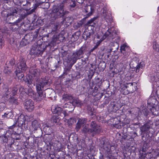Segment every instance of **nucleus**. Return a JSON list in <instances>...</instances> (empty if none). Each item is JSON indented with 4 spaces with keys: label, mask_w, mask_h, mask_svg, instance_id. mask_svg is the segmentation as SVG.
<instances>
[{
    "label": "nucleus",
    "mask_w": 159,
    "mask_h": 159,
    "mask_svg": "<svg viewBox=\"0 0 159 159\" xmlns=\"http://www.w3.org/2000/svg\"><path fill=\"white\" fill-rule=\"evenodd\" d=\"M113 49V48H111V49H108L107 50V53H110L112 51V50Z\"/></svg>",
    "instance_id": "nucleus-56"
},
{
    "label": "nucleus",
    "mask_w": 159,
    "mask_h": 159,
    "mask_svg": "<svg viewBox=\"0 0 159 159\" xmlns=\"http://www.w3.org/2000/svg\"><path fill=\"white\" fill-rule=\"evenodd\" d=\"M141 113L145 116H147L148 114V111L147 109L145 108L142 110Z\"/></svg>",
    "instance_id": "nucleus-40"
},
{
    "label": "nucleus",
    "mask_w": 159,
    "mask_h": 159,
    "mask_svg": "<svg viewBox=\"0 0 159 159\" xmlns=\"http://www.w3.org/2000/svg\"><path fill=\"white\" fill-rule=\"evenodd\" d=\"M77 2L79 3H83L84 0H76Z\"/></svg>",
    "instance_id": "nucleus-54"
},
{
    "label": "nucleus",
    "mask_w": 159,
    "mask_h": 159,
    "mask_svg": "<svg viewBox=\"0 0 159 159\" xmlns=\"http://www.w3.org/2000/svg\"><path fill=\"white\" fill-rule=\"evenodd\" d=\"M150 126L149 124L146 123L140 128V129L142 132L146 134H148L150 133L149 129Z\"/></svg>",
    "instance_id": "nucleus-13"
},
{
    "label": "nucleus",
    "mask_w": 159,
    "mask_h": 159,
    "mask_svg": "<svg viewBox=\"0 0 159 159\" xmlns=\"http://www.w3.org/2000/svg\"><path fill=\"white\" fill-rule=\"evenodd\" d=\"M12 114L11 112H5L4 113L3 115H2V117L5 118H11L12 117Z\"/></svg>",
    "instance_id": "nucleus-35"
},
{
    "label": "nucleus",
    "mask_w": 159,
    "mask_h": 159,
    "mask_svg": "<svg viewBox=\"0 0 159 159\" xmlns=\"http://www.w3.org/2000/svg\"><path fill=\"white\" fill-rule=\"evenodd\" d=\"M106 10H103V13H105L104 14V18H105L106 17V16H107V14L106 13Z\"/></svg>",
    "instance_id": "nucleus-58"
},
{
    "label": "nucleus",
    "mask_w": 159,
    "mask_h": 159,
    "mask_svg": "<svg viewBox=\"0 0 159 159\" xmlns=\"http://www.w3.org/2000/svg\"><path fill=\"white\" fill-rule=\"evenodd\" d=\"M25 116L22 114L19 116L16 121L18 126L21 127V129H26L28 128V125L25 123Z\"/></svg>",
    "instance_id": "nucleus-3"
},
{
    "label": "nucleus",
    "mask_w": 159,
    "mask_h": 159,
    "mask_svg": "<svg viewBox=\"0 0 159 159\" xmlns=\"http://www.w3.org/2000/svg\"><path fill=\"white\" fill-rule=\"evenodd\" d=\"M4 72L6 74L9 75L11 73V71L10 69L7 70L5 69L4 71Z\"/></svg>",
    "instance_id": "nucleus-50"
},
{
    "label": "nucleus",
    "mask_w": 159,
    "mask_h": 159,
    "mask_svg": "<svg viewBox=\"0 0 159 159\" xmlns=\"http://www.w3.org/2000/svg\"><path fill=\"white\" fill-rule=\"evenodd\" d=\"M70 103L74 106H81L83 105V103L81 101L78 99H74L73 97L70 96Z\"/></svg>",
    "instance_id": "nucleus-12"
},
{
    "label": "nucleus",
    "mask_w": 159,
    "mask_h": 159,
    "mask_svg": "<svg viewBox=\"0 0 159 159\" xmlns=\"http://www.w3.org/2000/svg\"><path fill=\"white\" fill-rule=\"evenodd\" d=\"M11 89H7L6 91V92L5 93L4 95L7 98H9L11 96H12L11 93Z\"/></svg>",
    "instance_id": "nucleus-34"
},
{
    "label": "nucleus",
    "mask_w": 159,
    "mask_h": 159,
    "mask_svg": "<svg viewBox=\"0 0 159 159\" xmlns=\"http://www.w3.org/2000/svg\"><path fill=\"white\" fill-rule=\"evenodd\" d=\"M69 66L67 67H66L64 68L65 71L63 72V75H67V73H69Z\"/></svg>",
    "instance_id": "nucleus-44"
},
{
    "label": "nucleus",
    "mask_w": 159,
    "mask_h": 159,
    "mask_svg": "<svg viewBox=\"0 0 159 159\" xmlns=\"http://www.w3.org/2000/svg\"><path fill=\"white\" fill-rule=\"evenodd\" d=\"M38 6L37 4H35L34 8L30 10L28 9H26L25 10L23 9V12H22L23 14L25 15L26 17L28 15L31 14L34 12Z\"/></svg>",
    "instance_id": "nucleus-17"
},
{
    "label": "nucleus",
    "mask_w": 159,
    "mask_h": 159,
    "mask_svg": "<svg viewBox=\"0 0 159 159\" xmlns=\"http://www.w3.org/2000/svg\"><path fill=\"white\" fill-rule=\"evenodd\" d=\"M112 35L111 30L110 29H108L107 32L105 33L104 36L106 37L109 36L111 37Z\"/></svg>",
    "instance_id": "nucleus-39"
},
{
    "label": "nucleus",
    "mask_w": 159,
    "mask_h": 159,
    "mask_svg": "<svg viewBox=\"0 0 159 159\" xmlns=\"http://www.w3.org/2000/svg\"><path fill=\"white\" fill-rule=\"evenodd\" d=\"M37 94L36 96L37 101H40L46 96V93L44 90H37Z\"/></svg>",
    "instance_id": "nucleus-11"
},
{
    "label": "nucleus",
    "mask_w": 159,
    "mask_h": 159,
    "mask_svg": "<svg viewBox=\"0 0 159 159\" xmlns=\"http://www.w3.org/2000/svg\"><path fill=\"white\" fill-rule=\"evenodd\" d=\"M24 107L28 111H31L34 108V103L31 99H26L24 103Z\"/></svg>",
    "instance_id": "nucleus-8"
},
{
    "label": "nucleus",
    "mask_w": 159,
    "mask_h": 159,
    "mask_svg": "<svg viewBox=\"0 0 159 159\" xmlns=\"http://www.w3.org/2000/svg\"><path fill=\"white\" fill-rule=\"evenodd\" d=\"M63 98L66 101H68L70 99V96L69 95H66L63 97Z\"/></svg>",
    "instance_id": "nucleus-48"
},
{
    "label": "nucleus",
    "mask_w": 159,
    "mask_h": 159,
    "mask_svg": "<svg viewBox=\"0 0 159 159\" xmlns=\"http://www.w3.org/2000/svg\"><path fill=\"white\" fill-rule=\"evenodd\" d=\"M61 145L60 144H58L57 145V148H55V150H56V151H59L61 150V148H60V147H61Z\"/></svg>",
    "instance_id": "nucleus-47"
},
{
    "label": "nucleus",
    "mask_w": 159,
    "mask_h": 159,
    "mask_svg": "<svg viewBox=\"0 0 159 159\" xmlns=\"http://www.w3.org/2000/svg\"><path fill=\"white\" fill-rule=\"evenodd\" d=\"M52 111L54 114H57L58 115H61L62 116L64 115L65 116H66V114L65 113H62V109L58 106H52Z\"/></svg>",
    "instance_id": "nucleus-10"
},
{
    "label": "nucleus",
    "mask_w": 159,
    "mask_h": 159,
    "mask_svg": "<svg viewBox=\"0 0 159 159\" xmlns=\"http://www.w3.org/2000/svg\"><path fill=\"white\" fill-rule=\"evenodd\" d=\"M83 132L84 133H90V129L88 128V125L85 124V125H83Z\"/></svg>",
    "instance_id": "nucleus-33"
},
{
    "label": "nucleus",
    "mask_w": 159,
    "mask_h": 159,
    "mask_svg": "<svg viewBox=\"0 0 159 159\" xmlns=\"http://www.w3.org/2000/svg\"><path fill=\"white\" fill-rule=\"evenodd\" d=\"M80 57L78 56H77V54L76 52L74 53L70 59V62L72 61L73 62L72 65L75 63L77 59H79Z\"/></svg>",
    "instance_id": "nucleus-25"
},
{
    "label": "nucleus",
    "mask_w": 159,
    "mask_h": 159,
    "mask_svg": "<svg viewBox=\"0 0 159 159\" xmlns=\"http://www.w3.org/2000/svg\"><path fill=\"white\" fill-rule=\"evenodd\" d=\"M126 47V46L125 45H123L121 46L120 47V50L121 51V52L124 53V52L125 50V48Z\"/></svg>",
    "instance_id": "nucleus-45"
},
{
    "label": "nucleus",
    "mask_w": 159,
    "mask_h": 159,
    "mask_svg": "<svg viewBox=\"0 0 159 159\" xmlns=\"http://www.w3.org/2000/svg\"><path fill=\"white\" fill-rule=\"evenodd\" d=\"M19 87L17 85L11 89V91L12 96H15L17 95Z\"/></svg>",
    "instance_id": "nucleus-24"
},
{
    "label": "nucleus",
    "mask_w": 159,
    "mask_h": 159,
    "mask_svg": "<svg viewBox=\"0 0 159 159\" xmlns=\"http://www.w3.org/2000/svg\"><path fill=\"white\" fill-rule=\"evenodd\" d=\"M112 146L110 144H108L107 146L105 145H104V149L108 155H109L110 154H111V147Z\"/></svg>",
    "instance_id": "nucleus-29"
},
{
    "label": "nucleus",
    "mask_w": 159,
    "mask_h": 159,
    "mask_svg": "<svg viewBox=\"0 0 159 159\" xmlns=\"http://www.w3.org/2000/svg\"><path fill=\"white\" fill-rule=\"evenodd\" d=\"M25 93L29 96L31 97L34 96L35 94V92L30 88L27 91L26 90Z\"/></svg>",
    "instance_id": "nucleus-31"
},
{
    "label": "nucleus",
    "mask_w": 159,
    "mask_h": 159,
    "mask_svg": "<svg viewBox=\"0 0 159 159\" xmlns=\"http://www.w3.org/2000/svg\"><path fill=\"white\" fill-rule=\"evenodd\" d=\"M96 19L94 18H93L89 20L87 23L86 25L89 26H93V24H94L93 21Z\"/></svg>",
    "instance_id": "nucleus-37"
},
{
    "label": "nucleus",
    "mask_w": 159,
    "mask_h": 159,
    "mask_svg": "<svg viewBox=\"0 0 159 159\" xmlns=\"http://www.w3.org/2000/svg\"><path fill=\"white\" fill-rule=\"evenodd\" d=\"M87 109L88 110H89V111H92V110H92V109H90V107H89V106H87Z\"/></svg>",
    "instance_id": "nucleus-60"
},
{
    "label": "nucleus",
    "mask_w": 159,
    "mask_h": 159,
    "mask_svg": "<svg viewBox=\"0 0 159 159\" xmlns=\"http://www.w3.org/2000/svg\"><path fill=\"white\" fill-rule=\"evenodd\" d=\"M22 133V131H21L20 133L15 132L14 133H13V135L15 136V138H14L16 140L20 139V134H21Z\"/></svg>",
    "instance_id": "nucleus-36"
},
{
    "label": "nucleus",
    "mask_w": 159,
    "mask_h": 159,
    "mask_svg": "<svg viewBox=\"0 0 159 159\" xmlns=\"http://www.w3.org/2000/svg\"><path fill=\"white\" fill-rule=\"evenodd\" d=\"M73 120H74V122H74H74H76V120H74V119H73Z\"/></svg>",
    "instance_id": "nucleus-64"
},
{
    "label": "nucleus",
    "mask_w": 159,
    "mask_h": 159,
    "mask_svg": "<svg viewBox=\"0 0 159 159\" xmlns=\"http://www.w3.org/2000/svg\"><path fill=\"white\" fill-rule=\"evenodd\" d=\"M79 38V37L76 35L75 34H74L72 36L71 39L73 41H76Z\"/></svg>",
    "instance_id": "nucleus-42"
},
{
    "label": "nucleus",
    "mask_w": 159,
    "mask_h": 159,
    "mask_svg": "<svg viewBox=\"0 0 159 159\" xmlns=\"http://www.w3.org/2000/svg\"><path fill=\"white\" fill-rule=\"evenodd\" d=\"M54 25L55 26V30H57V25Z\"/></svg>",
    "instance_id": "nucleus-61"
},
{
    "label": "nucleus",
    "mask_w": 159,
    "mask_h": 159,
    "mask_svg": "<svg viewBox=\"0 0 159 159\" xmlns=\"http://www.w3.org/2000/svg\"><path fill=\"white\" fill-rule=\"evenodd\" d=\"M23 9H20L19 12V14L20 15V17L18 20H16V21L14 22L13 25L17 24L18 23H20L23 20H24L25 18V16L22 14Z\"/></svg>",
    "instance_id": "nucleus-15"
},
{
    "label": "nucleus",
    "mask_w": 159,
    "mask_h": 159,
    "mask_svg": "<svg viewBox=\"0 0 159 159\" xmlns=\"http://www.w3.org/2000/svg\"><path fill=\"white\" fill-rule=\"evenodd\" d=\"M72 3V4L70 5V7H74L75 6V2L73 1H71L70 2V4Z\"/></svg>",
    "instance_id": "nucleus-49"
},
{
    "label": "nucleus",
    "mask_w": 159,
    "mask_h": 159,
    "mask_svg": "<svg viewBox=\"0 0 159 159\" xmlns=\"http://www.w3.org/2000/svg\"><path fill=\"white\" fill-rule=\"evenodd\" d=\"M157 101L155 97H152L150 98L148 100V108H149L150 107H152V110H155L154 105L157 104Z\"/></svg>",
    "instance_id": "nucleus-9"
},
{
    "label": "nucleus",
    "mask_w": 159,
    "mask_h": 159,
    "mask_svg": "<svg viewBox=\"0 0 159 159\" xmlns=\"http://www.w3.org/2000/svg\"><path fill=\"white\" fill-rule=\"evenodd\" d=\"M4 132V134H0V135H1V137L3 140V141L4 142H7L8 141V139L5 135L6 134L5 133V130L4 129H0V132Z\"/></svg>",
    "instance_id": "nucleus-27"
},
{
    "label": "nucleus",
    "mask_w": 159,
    "mask_h": 159,
    "mask_svg": "<svg viewBox=\"0 0 159 159\" xmlns=\"http://www.w3.org/2000/svg\"><path fill=\"white\" fill-rule=\"evenodd\" d=\"M43 50L41 47H39L36 46H32L31 48L30 54L32 55H37L42 54Z\"/></svg>",
    "instance_id": "nucleus-6"
},
{
    "label": "nucleus",
    "mask_w": 159,
    "mask_h": 159,
    "mask_svg": "<svg viewBox=\"0 0 159 159\" xmlns=\"http://www.w3.org/2000/svg\"><path fill=\"white\" fill-rule=\"evenodd\" d=\"M16 126V125H13L12 126H10L9 127V129H13Z\"/></svg>",
    "instance_id": "nucleus-57"
},
{
    "label": "nucleus",
    "mask_w": 159,
    "mask_h": 159,
    "mask_svg": "<svg viewBox=\"0 0 159 159\" xmlns=\"http://www.w3.org/2000/svg\"><path fill=\"white\" fill-rule=\"evenodd\" d=\"M85 10L87 14V16L85 17H87L91 16L94 11V7L91 6H88L85 7Z\"/></svg>",
    "instance_id": "nucleus-16"
},
{
    "label": "nucleus",
    "mask_w": 159,
    "mask_h": 159,
    "mask_svg": "<svg viewBox=\"0 0 159 159\" xmlns=\"http://www.w3.org/2000/svg\"><path fill=\"white\" fill-rule=\"evenodd\" d=\"M152 107H149V108H148V109H149L151 111V112H152V113L154 115H157L158 114V113H156V112H155V111H156V109L155 108V110H152Z\"/></svg>",
    "instance_id": "nucleus-46"
},
{
    "label": "nucleus",
    "mask_w": 159,
    "mask_h": 159,
    "mask_svg": "<svg viewBox=\"0 0 159 159\" xmlns=\"http://www.w3.org/2000/svg\"><path fill=\"white\" fill-rule=\"evenodd\" d=\"M2 16L4 15L6 17V20L7 23L9 24H12V25L14 23L13 21H14L15 18L16 17V16L10 15L7 13V11H4L2 13Z\"/></svg>",
    "instance_id": "nucleus-7"
},
{
    "label": "nucleus",
    "mask_w": 159,
    "mask_h": 159,
    "mask_svg": "<svg viewBox=\"0 0 159 159\" xmlns=\"http://www.w3.org/2000/svg\"><path fill=\"white\" fill-rule=\"evenodd\" d=\"M60 120V119H59V117L58 116L56 117L55 116H53L52 118V121L53 123H56L57 122H58Z\"/></svg>",
    "instance_id": "nucleus-38"
},
{
    "label": "nucleus",
    "mask_w": 159,
    "mask_h": 159,
    "mask_svg": "<svg viewBox=\"0 0 159 159\" xmlns=\"http://www.w3.org/2000/svg\"><path fill=\"white\" fill-rule=\"evenodd\" d=\"M145 66V63L143 62H140L136 67V72H139L140 69H143Z\"/></svg>",
    "instance_id": "nucleus-28"
},
{
    "label": "nucleus",
    "mask_w": 159,
    "mask_h": 159,
    "mask_svg": "<svg viewBox=\"0 0 159 159\" xmlns=\"http://www.w3.org/2000/svg\"><path fill=\"white\" fill-rule=\"evenodd\" d=\"M48 89H47L46 90V92H48Z\"/></svg>",
    "instance_id": "nucleus-63"
},
{
    "label": "nucleus",
    "mask_w": 159,
    "mask_h": 159,
    "mask_svg": "<svg viewBox=\"0 0 159 159\" xmlns=\"http://www.w3.org/2000/svg\"><path fill=\"white\" fill-rule=\"evenodd\" d=\"M32 126L35 130H37L38 128L40 127L39 124L36 120H34L32 122Z\"/></svg>",
    "instance_id": "nucleus-26"
},
{
    "label": "nucleus",
    "mask_w": 159,
    "mask_h": 159,
    "mask_svg": "<svg viewBox=\"0 0 159 159\" xmlns=\"http://www.w3.org/2000/svg\"><path fill=\"white\" fill-rule=\"evenodd\" d=\"M64 8L66 7L62 4H61L58 7L55 6L53 7L52 10V12L54 15L56 17H61L64 15L69 13L68 11H64Z\"/></svg>",
    "instance_id": "nucleus-1"
},
{
    "label": "nucleus",
    "mask_w": 159,
    "mask_h": 159,
    "mask_svg": "<svg viewBox=\"0 0 159 159\" xmlns=\"http://www.w3.org/2000/svg\"><path fill=\"white\" fill-rule=\"evenodd\" d=\"M16 76L17 77L18 80H20V81H23L25 80L24 79V74L23 72L20 71H16V70L15 71Z\"/></svg>",
    "instance_id": "nucleus-20"
},
{
    "label": "nucleus",
    "mask_w": 159,
    "mask_h": 159,
    "mask_svg": "<svg viewBox=\"0 0 159 159\" xmlns=\"http://www.w3.org/2000/svg\"><path fill=\"white\" fill-rule=\"evenodd\" d=\"M122 86H123V87L122 88V89H123L124 90H126L127 88V86L126 85H123L122 86H121V87H122Z\"/></svg>",
    "instance_id": "nucleus-52"
},
{
    "label": "nucleus",
    "mask_w": 159,
    "mask_h": 159,
    "mask_svg": "<svg viewBox=\"0 0 159 159\" xmlns=\"http://www.w3.org/2000/svg\"><path fill=\"white\" fill-rule=\"evenodd\" d=\"M15 64V61L14 59H12L10 61L7 62L6 63V65H7V68H10V66H12Z\"/></svg>",
    "instance_id": "nucleus-32"
},
{
    "label": "nucleus",
    "mask_w": 159,
    "mask_h": 159,
    "mask_svg": "<svg viewBox=\"0 0 159 159\" xmlns=\"http://www.w3.org/2000/svg\"><path fill=\"white\" fill-rule=\"evenodd\" d=\"M27 67L26 65L25 59L22 58H20L17 65V68L16 69V71L24 72L27 70Z\"/></svg>",
    "instance_id": "nucleus-4"
},
{
    "label": "nucleus",
    "mask_w": 159,
    "mask_h": 159,
    "mask_svg": "<svg viewBox=\"0 0 159 159\" xmlns=\"http://www.w3.org/2000/svg\"><path fill=\"white\" fill-rule=\"evenodd\" d=\"M86 51V48L85 46L82 47L76 53L77 55L80 58L81 56L84 54V52Z\"/></svg>",
    "instance_id": "nucleus-23"
},
{
    "label": "nucleus",
    "mask_w": 159,
    "mask_h": 159,
    "mask_svg": "<svg viewBox=\"0 0 159 159\" xmlns=\"http://www.w3.org/2000/svg\"><path fill=\"white\" fill-rule=\"evenodd\" d=\"M48 81L46 79H42L37 82L36 84V90H43L44 86L48 84Z\"/></svg>",
    "instance_id": "nucleus-5"
},
{
    "label": "nucleus",
    "mask_w": 159,
    "mask_h": 159,
    "mask_svg": "<svg viewBox=\"0 0 159 159\" xmlns=\"http://www.w3.org/2000/svg\"><path fill=\"white\" fill-rule=\"evenodd\" d=\"M4 45V41L2 37L0 38V48H2Z\"/></svg>",
    "instance_id": "nucleus-41"
},
{
    "label": "nucleus",
    "mask_w": 159,
    "mask_h": 159,
    "mask_svg": "<svg viewBox=\"0 0 159 159\" xmlns=\"http://www.w3.org/2000/svg\"><path fill=\"white\" fill-rule=\"evenodd\" d=\"M97 48V46L95 45L94 46V47L92 49H91L89 51V52L90 53L92 52L93 51L95 50V49H96V48Z\"/></svg>",
    "instance_id": "nucleus-51"
},
{
    "label": "nucleus",
    "mask_w": 159,
    "mask_h": 159,
    "mask_svg": "<svg viewBox=\"0 0 159 159\" xmlns=\"http://www.w3.org/2000/svg\"><path fill=\"white\" fill-rule=\"evenodd\" d=\"M30 72L33 76H38L40 74L39 69H34L33 67L30 68Z\"/></svg>",
    "instance_id": "nucleus-19"
},
{
    "label": "nucleus",
    "mask_w": 159,
    "mask_h": 159,
    "mask_svg": "<svg viewBox=\"0 0 159 159\" xmlns=\"http://www.w3.org/2000/svg\"><path fill=\"white\" fill-rule=\"evenodd\" d=\"M90 133H92L93 136L99 134L101 131V127L98 125L95 121H92L90 125Z\"/></svg>",
    "instance_id": "nucleus-2"
},
{
    "label": "nucleus",
    "mask_w": 159,
    "mask_h": 159,
    "mask_svg": "<svg viewBox=\"0 0 159 159\" xmlns=\"http://www.w3.org/2000/svg\"><path fill=\"white\" fill-rule=\"evenodd\" d=\"M68 140H70V136L68 135Z\"/></svg>",
    "instance_id": "nucleus-62"
},
{
    "label": "nucleus",
    "mask_w": 159,
    "mask_h": 159,
    "mask_svg": "<svg viewBox=\"0 0 159 159\" xmlns=\"http://www.w3.org/2000/svg\"><path fill=\"white\" fill-rule=\"evenodd\" d=\"M13 96H11L8 99L9 102L12 104H17L18 103L17 99L13 97Z\"/></svg>",
    "instance_id": "nucleus-30"
},
{
    "label": "nucleus",
    "mask_w": 159,
    "mask_h": 159,
    "mask_svg": "<svg viewBox=\"0 0 159 159\" xmlns=\"http://www.w3.org/2000/svg\"><path fill=\"white\" fill-rule=\"evenodd\" d=\"M19 11V9L17 7H12L10 9L9 11L7 12V13L10 15L16 16V15L17 14Z\"/></svg>",
    "instance_id": "nucleus-21"
},
{
    "label": "nucleus",
    "mask_w": 159,
    "mask_h": 159,
    "mask_svg": "<svg viewBox=\"0 0 159 159\" xmlns=\"http://www.w3.org/2000/svg\"><path fill=\"white\" fill-rule=\"evenodd\" d=\"M93 34V32L92 31L90 32L85 31H84L83 35V37L85 40L89 39L90 36Z\"/></svg>",
    "instance_id": "nucleus-22"
},
{
    "label": "nucleus",
    "mask_w": 159,
    "mask_h": 159,
    "mask_svg": "<svg viewBox=\"0 0 159 159\" xmlns=\"http://www.w3.org/2000/svg\"><path fill=\"white\" fill-rule=\"evenodd\" d=\"M86 121L87 119L86 118L79 119L77 123L76 126V128L78 129H79L83 125L86 123Z\"/></svg>",
    "instance_id": "nucleus-18"
},
{
    "label": "nucleus",
    "mask_w": 159,
    "mask_h": 159,
    "mask_svg": "<svg viewBox=\"0 0 159 159\" xmlns=\"http://www.w3.org/2000/svg\"><path fill=\"white\" fill-rule=\"evenodd\" d=\"M69 19V18L68 17L66 18L65 19V20L66 21V22H67V23H68L69 22H68V21Z\"/></svg>",
    "instance_id": "nucleus-59"
},
{
    "label": "nucleus",
    "mask_w": 159,
    "mask_h": 159,
    "mask_svg": "<svg viewBox=\"0 0 159 159\" xmlns=\"http://www.w3.org/2000/svg\"><path fill=\"white\" fill-rule=\"evenodd\" d=\"M69 0H62V2L61 4H62L66 7L68 4H69Z\"/></svg>",
    "instance_id": "nucleus-43"
},
{
    "label": "nucleus",
    "mask_w": 159,
    "mask_h": 159,
    "mask_svg": "<svg viewBox=\"0 0 159 159\" xmlns=\"http://www.w3.org/2000/svg\"><path fill=\"white\" fill-rule=\"evenodd\" d=\"M18 86H20V87H19V88H18V89H19V91H20V90L22 89H24V87L23 86H22L21 85H17Z\"/></svg>",
    "instance_id": "nucleus-55"
},
{
    "label": "nucleus",
    "mask_w": 159,
    "mask_h": 159,
    "mask_svg": "<svg viewBox=\"0 0 159 159\" xmlns=\"http://www.w3.org/2000/svg\"><path fill=\"white\" fill-rule=\"evenodd\" d=\"M24 81L27 85L30 88L33 87V86H34L35 85L34 81L32 77L31 78L30 77L27 78Z\"/></svg>",
    "instance_id": "nucleus-14"
},
{
    "label": "nucleus",
    "mask_w": 159,
    "mask_h": 159,
    "mask_svg": "<svg viewBox=\"0 0 159 159\" xmlns=\"http://www.w3.org/2000/svg\"><path fill=\"white\" fill-rule=\"evenodd\" d=\"M69 107H70V105L69 104H66V103H65L64 106V108H69Z\"/></svg>",
    "instance_id": "nucleus-53"
}]
</instances>
